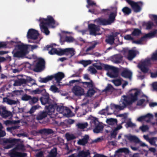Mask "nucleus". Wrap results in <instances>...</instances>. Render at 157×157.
Wrapping results in <instances>:
<instances>
[{"label": "nucleus", "instance_id": "obj_1", "mask_svg": "<svg viewBox=\"0 0 157 157\" xmlns=\"http://www.w3.org/2000/svg\"><path fill=\"white\" fill-rule=\"evenodd\" d=\"M40 100L42 105H48L45 106V108L48 110L49 114L53 112H55V108L57 104L50 98L49 95L46 94L42 95L40 98Z\"/></svg>", "mask_w": 157, "mask_h": 157}, {"label": "nucleus", "instance_id": "obj_2", "mask_svg": "<svg viewBox=\"0 0 157 157\" xmlns=\"http://www.w3.org/2000/svg\"><path fill=\"white\" fill-rule=\"evenodd\" d=\"M17 50L15 49L12 52L13 56L14 57L21 58H23L29 53L28 51V45L23 44H18L15 46Z\"/></svg>", "mask_w": 157, "mask_h": 157}, {"label": "nucleus", "instance_id": "obj_3", "mask_svg": "<svg viewBox=\"0 0 157 157\" xmlns=\"http://www.w3.org/2000/svg\"><path fill=\"white\" fill-rule=\"evenodd\" d=\"M139 94L138 91H135L133 93L128 95H123L124 98L122 103L125 106L130 105L138 99V96Z\"/></svg>", "mask_w": 157, "mask_h": 157}, {"label": "nucleus", "instance_id": "obj_4", "mask_svg": "<svg viewBox=\"0 0 157 157\" xmlns=\"http://www.w3.org/2000/svg\"><path fill=\"white\" fill-rule=\"evenodd\" d=\"M104 69L105 70L109 71L111 70L112 72H108L107 73V75L111 78H116L118 77L119 70L117 68L107 64H104Z\"/></svg>", "mask_w": 157, "mask_h": 157}, {"label": "nucleus", "instance_id": "obj_5", "mask_svg": "<svg viewBox=\"0 0 157 157\" xmlns=\"http://www.w3.org/2000/svg\"><path fill=\"white\" fill-rule=\"evenodd\" d=\"M88 29L90 35L96 36L102 34L100 32V26L94 24L90 23L88 25Z\"/></svg>", "mask_w": 157, "mask_h": 157}, {"label": "nucleus", "instance_id": "obj_6", "mask_svg": "<svg viewBox=\"0 0 157 157\" xmlns=\"http://www.w3.org/2000/svg\"><path fill=\"white\" fill-rule=\"evenodd\" d=\"M127 2L131 6L134 12L137 13L140 12L143 6L141 1L135 2L131 0H126Z\"/></svg>", "mask_w": 157, "mask_h": 157}, {"label": "nucleus", "instance_id": "obj_7", "mask_svg": "<svg viewBox=\"0 0 157 157\" xmlns=\"http://www.w3.org/2000/svg\"><path fill=\"white\" fill-rule=\"evenodd\" d=\"M17 141L16 139L11 138H3L2 140V144L4 146L5 149H9L12 147Z\"/></svg>", "mask_w": 157, "mask_h": 157}, {"label": "nucleus", "instance_id": "obj_8", "mask_svg": "<svg viewBox=\"0 0 157 157\" xmlns=\"http://www.w3.org/2000/svg\"><path fill=\"white\" fill-rule=\"evenodd\" d=\"M45 61L42 58H40L34 66L33 69L35 72H40L44 70L45 67Z\"/></svg>", "mask_w": 157, "mask_h": 157}, {"label": "nucleus", "instance_id": "obj_9", "mask_svg": "<svg viewBox=\"0 0 157 157\" xmlns=\"http://www.w3.org/2000/svg\"><path fill=\"white\" fill-rule=\"evenodd\" d=\"M151 64L150 59H145L144 61L140 63L138 65L139 68L144 73L147 72L148 71V66Z\"/></svg>", "mask_w": 157, "mask_h": 157}, {"label": "nucleus", "instance_id": "obj_10", "mask_svg": "<svg viewBox=\"0 0 157 157\" xmlns=\"http://www.w3.org/2000/svg\"><path fill=\"white\" fill-rule=\"evenodd\" d=\"M60 56L65 55L69 58H71L75 54V51L72 48H68L65 49L60 48Z\"/></svg>", "mask_w": 157, "mask_h": 157}, {"label": "nucleus", "instance_id": "obj_11", "mask_svg": "<svg viewBox=\"0 0 157 157\" xmlns=\"http://www.w3.org/2000/svg\"><path fill=\"white\" fill-rule=\"evenodd\" d=\"M39 21L41 24H43L48 26L53 27L55 24V21L53 18L51 16H48L46 18H40Z\"/></svg>", "mask_w": 157, "mask_h": 157}, {"label": "nucleus", "instance_id": "obj_12", "mask_svg": "<svg viewBox=\"0 0 157 157\" xmlns=\"http://www.w3.org/2000/svg\"><path fill=\"white\" fill-rule=\"evenodd\" d=\"M39 35L37 30L31 29L28 30L27 36L28 39L35 40L37 38Z\"/></svg>", "mask_w": 157, "mask_h": 157}, {"label": "nucleus", "instance_id": "obj_13", "mask_svg": "<svg viewBox=\"0 0 157 157\" xmlns=\"http://www.w3.org/2000/svg\"><path fill=\"white\" fill-rule=\"evenodd\" d=\"M90 82H82V81L81 79H80L79 80H72L69 82V83L70 85H71V84H72L75 82H79V83H82L83 85H84V86L85 87V85H86V87L93 88L94 84L93 81L92 80H90Z\"/></svg>", "mask_w": 157, "mask_h": 157}, {"label": "nucleus", "instance_id": "obj_14", "mask_svg": "<svg viewBox=\"0 0 157 157\" xmlns=\"http://www.w3.org/2000/svg\"><path fill=\"white\" fill-rule=\"evenodd\" d=\"M46 112L40 111L37 115L36 119L38 121L41 120L44 118L46 117L48 115H55L54 112H53L51 113H49L48 110L46 109Z\"/></svg>", "mask_w": 157, "mask_h": 157}, {"label": "nucleus", "instance_id": "obj_15", "mask_svg": "<svg viewBox=\"0 0 157 157\" xmlns=\"http://www.w3.org/2000/svg\"><path fill=\"white\" fill-rule=\"evenodd\" d=\"M72 91L77 96H80L84 94V90L80 86L75 85L73 86Z\"/></svg>", "mask_w": 157, "mask_h": 157}, {"label": "nucleus", "instance_id": "obj_16", "mask_svg": "<svg viewBox=\"0 0 157 157\" xmlns=\"http://www.w3.org/2000/svg\"><path fill=\"white\" fill-rule=\"evenodd\" d=\"M9 155L10 157H25L27 155L26 153L16 151L15 148L10 151Z\"/></svg>", "mask_w": 157, "mask_h": 157}, {"label": "nucleus", "instance_id": "obj_17", "mask_svg": "<svg viewBox=\"0 0 157 157\" xmlns=\"http://www.w3.org/2000/svg\"><path fill=\"white\" fill-rule=\"evenodd\" d=\"M117 8H115V10L113 12H111L109 16L108 19L107 21L109 25H110L112 23H113L115 20V18L117 15Z\"/></svg>", "mask_w": 157, "mask_h": 157}, {"label": "nucleus", "instance_id": "obj_18", "mask_svg": "<svg viewBox=\"0 0 157 157\" xmlns=\"http://www.w3.org/2000/svg\"><path fill=\"white\" fill-rule=\"evenodd\" d=\"M0 115L3 118H6L12 115L11 113L6 110L5 107L0 106Z\"/></svg>", "mask_w": 157, "mask_h": 157}, {"label": "nucleus", "instance_id": "obj_19", "mask_svg": "<svg viewBox=\"0 0 157 157\" xmlns=\"http://www.w3.org/2000/svg\"><path fill=\"white\" fill-rule=\"evenodd\" d=\"M153 116L152 114L148 113L145 115L139 117L137 119V121L139 122L144 121L147 122H149L153 118Z\"/></svg>", "mask_w": 157, "mask_h": 157}, {"label": "nucleus", "instance_id": "obj_20", "mask_svg": "<svg viewBox=\"0 0 157 157\" xmlns=\"http://www.w3.org/2000/svg\"><path fill=\"white\" fill-rule=\"evenodd\" d=\"M49 48H51L50 50L48 52V53L50 55L57 54L60 56L59 55L60 48L58 50L56 48H53V46L51 45H47L46 47L44 48V49L45 50H48Z\"/></svg>", "mask_w": 157, "mask_h": 157}, {"label": "nucleus", "instance_id": "obj_21", "mask_svg": "<svg viewBox=\"0 0 157 157\" xmlns=\"http://www.w3.org/2000/svg\"><path fill=\"white\" fill-rule=\"evenodd\" d=\"M94 22L98 25H109L107 19L101 17L98 18L94 20Z\"/></svg>", "mask_w": 157, "mask_h": 157}, {"label": "nucleus", "instance_id": "obj_22", "mask_svg": "<svg viewBox=\"0 0 157 157\" xmlns=\"http://www.w3.org/2000/svg\"><path fill=\"white\" fill-rule=\"evenodd\" d=\"M121 75L122 77L128 78L130 80L132 78V73L130 71L125 69L122 71L121 73Z\"/></svg>", "mask_w": 157, "mask_h": 157}, {"label": "nucleus", "instance_id": "obj_23", "mask_svg": "<svg viewBox=\"0 0 157 157\" xmlns=\"http://www.w3.org/2000/svg\"><path fill=\"white\" fill-rule=\"evenodd\" d=\"M157 34V29H155L153 31L146 34L144 36L141 37L140 39V40L142 43V42L146 38L154 36Z\"/></svg>", "mask_w": 157, "mask_h": 157}, {"label": "nucleus", "instance_id": "obj_24", "mask_svg": "<svg viewBox=\"0 0 157 157\" xmlns=\"http://www.w3.org/2000/svg\"><path fill=\"white\" fill-rule=\"evenodd\" d=\"M89 136L88 135H85L82 139H79L78 141V144L82 146H84L87 144L89 140Z\"/></svg>", "mask_w": 157, "mask_h": 157}, {"label": "nucleus", "instance_id": "obj_25", "mask_svg": "<svg viewBox=\"0 0 157 157\" xmlns=\"http://www.w3.org/2000/svg\"><path fill=\"white\" fill-rule=\"evenodd\" d=\"M52 75L57 82H59L65 76L64 73L62 72H59Z\"/></svg>", "mask_w": 157, "mask_h": 157}, {"label": "nucleus", "instance_id": "obj_26", "mask_svg": "<svg viewBox=\"0 0 157 157\" xmlns=\"http://www.w3.org/2000/svg\"><path fill=\"white\" fill-rule=\"evenodd\" d=\"M17 42L11 40L10 42H0V49L1 48H6L8 44H9L15 46V44H17Z\"/></svg>", "mask_w": 157, "mask_h": 157}, {"label": "nucleus", "instance_id": "obj_27", "mask_svg": "<svg viewBox=\"0 0 157 157\" xmlns=\"http://www.w3.org/2000/svg\"><path fill=\"white\" fill-rule=\"evenodd\" d=\"M27 82V80L24 78L18 79L15 80L13 85L14 86H20L23 84H25Z\"/></svg>", "mask_w": 157, "mask_h": 157}, {"label": "nucleus", "instance_id": "obj_28", "mask_svg": "<svg viewBox=\"0 0 157 157\" xmlns=\"http://www.w3.org/2000/svg\"><path fill=\"white\" fill-rule=\"evenodd\" d=\"M39 132L41 134L48 135L53 133L54 131L51 129L44 128L40 130Z\"/></svg>", "mask_w": 157, "mask_h": 157}, {"label": "nucleus", "instance_id": "obj_29", "mask_svg": "<svg viewBox=\"0 0 157 157\" xmlns=\"http://www.w3.org/2000/svg\"><path fill=\"white\" fill-rule=\"evenodd\" d=\"M127 138L131 142H133L136 143H139L140 142V140L136 136L129 135L126 136Z\"/></svg>", "mask_w": 157, "mask_h": 157}, {"label": "nucleus", "instance_id": "obj_30", "mask_svg": "<svg viewBox=\"0 0 157 157\" xmlns=\"http://www.w3.org/2000/svg\"><path fill=\"white\" fill-rule=\"evenodd\" d=\"M114 36L113 35H110L106 38L105 41L107 44L112 45L114 43Z\"/></svg>", "mask_w": 157, "mask_h": 157}, {"label": "nucleus", "instance_id": "obj_31", "mask_svg": "<svg viewBox=\"0 0 157 157\" xmlns=\"http://www.w3.org/2000/svg\"><path fill=\"white\" fill-rule=\"evenodd\" d=\"M40 29L42 32L44 33L46 35H48L50 32L47 27V26L43 24H41L40 23Z\"/></svg>", "mask_w": 157, "mask_h": 157}, {"label": "nucleus", "instance_id": "obj_32", "mask_svg": "<svg viewBox=\"0 0 157 157\" xmlns=\"http://www.w3.org/2000/svg\"><path fill=\"white\" fill-rule=\"evenodd\" d=\"M136 56L135 51L133 50H129L128 51V59L129 60H132Z\"/></svg>", "mask_w": 157, "mask_h": 157}, {"label": "nucleus", "instance_id": "obj_33", "mask_svg": "<svg viewBox=\"0 0 157 157\" xmlns=\"http://www.w3.org/2000/svg\"><path fill=\"white\" fill-rule=\"evenodd\" d=\"M53 78L52 75L48 76L45 78H40V82L42 83H47L48 81L51 80Z\"/></svg>", "mask_w": 157, "mask_h": 157}, {"label": "nucleus", "instance_id": "obj_34", "mask_svg": "<svg viewBox=\"0 0 157 157\" xmlns=\"http://www.w3.org/2000/svg\"><path fill=\"white\" fill-rule=\"evenodd\" d=\"M57 154V150L56 147H54L52 149L49 153L48 157H56Z\"/></svg>", "mask_w": 157, "mask_h": 157}, {"label": "nucleus", "instance_id": "obj_35", "mask_svg": "<svg viewBox=\"0 0 157 157\" xmlns=\"http://www.w3.org/2000/svg\"><path fill=\"white\" fill-rule=\"evenodd\" d=\"M142 33L141 30L138 28L134 29L131 35L133 36H138Z\"/></svg>", "mask_w": 157, "mask_h": 157}, {"label": "nucleus", "instance_id": "obj_36", "mask_svg": "<svg viewBox=\"0 0 157 157\" xmlns=\"http://www.w3.org/2000/svg\"><path fill=\"white\" fill-rule=\"evenodd\" d=\"M103 128V126L99 124L96 126L94 129V132L98 133L102 131Z\"/></svg>", "mask_w": 157, "mask_h": 157}, {"label": "nucleus", "instance_id": "obj_37", "mask_svg": "<svg viewBox=\"0 0 157 157\" xmlns=\"http://www.w3.org/2000/svg\"><path fill=\"white\" fill-rule=\"evenodd\" d=\"M90 155V153L88 151H82L78 152V157H87Z\"/></svg>", "mask_w": 157, "mask_h": 157}, {"label": "nucleus", "instance_id": "obj_38", "mask_svg": "<svg viewBox=\"0 0 157 157\" xmlns=\"http://www.w3.org/2000/svg\"><path fill=\"white\" fill-rule=\"evenodd\" d=\"M122 58V56L119 55H116L113 58L114 62L115 63H118L121 62Z\"/></svg>", "mask_w": 157, "mask_h": 157}, {"label": "nucleus", "instance_id": "obj_39", "mask_svg": "<svg viewBox=\"0 0 157 157\" xmlns=\"http://www.w3.org/2000/svg\"><path fill=\"white\" fill-rule=\"evenodd\" d=\"M3 101L4 102H6L8 104L11 105L15 104L17 102L16 101L11 99L7 98H4Z\"/></svg>", "mask_w": 157, "mask_h": 157}, {"label": "nucleus", "instance_id": "obj_40", "mask_svg": "<svg viewBox=\"0 0 157 157\" xmlns=\"http://www.w3.org/2000/svg\"><path fill=\"white\" fill-rule=\"evenodd\" d=\"M144 25L146 26V29L147 30L151 29L154 26L153 22L151 21L145 22Z\"/></svg>", "mask_w": 157, "mask_h": 157}, {"label": "nucleus", "instance_id": "obj_41", "mask_svg": "<svg viewBox=\"0 0 157 157\" xmlns=\"http://www.w3.org/2000/svg\"><path fill=\"white\" fill-rule=\"evenodd\" d=\"M65 107L63 106L57 105L56 106L55 108V109H56V110L58 113L62 114L63 115Z\"/></svg>", "mask_w": 157, "mask_h": 157}, {"label": "nucleus", "instance_id": "obj_42", "mask_svg": "<svg viewBox=\"0 0 157 157\" xmlns=\"http://www.w3.org/2000/svg\"><path fill=\"white\" fill-rule=\"evenodd\" d=\"M106 123L109 125H114L117 123V120L116 119L110 118L107 119L106 121Z\"/></svg>", "mask_w": 157, "mask_h": 157}, {"label": "nucleus", "instance_id": "obj_43", "mask_svg": "<svg viewBox=\"0 0 157 157\" xmlns=\"http://www.w3.org/2000/svg\"><path fill=\"white\" fill-rule=\"evenodd\" d=\"M116 152L117 153L124 152L125 154H128L129 153V151L128 148L124 147L119 148Z\"/></svg>", "mask_w": 157, "mask_h": 157}, {"label": "nucleus", "instance_id": "obj_44", "mask_svg": "<svg viewBox=\"0 0 157 157\" xmlns=\"http://www.w3.org/2000/svg\"><path fill=\"white\" fill-rule=\"evenodd\" d=\"M122 12L125 14L128 15L131 13V9L127 7H124L122 9Z\"/></svg>", "mask_w": 157, "mask_h": 157}, {"label": "nucleus", "instance_id": "obj_45", "mask_svg": "<svg viewBox=\"0 0 157 157\" xmlns=\"http://www.w3.org/2000/svg\"><path fill=\"white\" fill-rule=\"evenodd\" d=\"M66 137L67 141H70L73 140L75 138V137L74 135L73 134H70L68 133L66 134Z\"/></svg>", "mask_w": 157, "mask_h": 157}, {"label": "nucleus", "instance_id": "obj_46", "mask_svg": "<svg viewBox=\"0 0 157 157\" xmlns=\"http://www.w3.org/2000/svg\"><path fill=\"white\" fill-rule=\"evenodd\" d=\"M44 91H45V90L44 89H41L40 88H37L34 90H33L32 91V93L34 94H40Z\"/></svg>", "mask_w": 157, "mask_h": 157}, {"label": "nucleus", "instance_id": "obj_47", "mask_svg": "<svg viewBox=\"0 0 157 157\" xmlns=\"http://www.w3.org/2000/svg\"><path fill=\"white\" fill-rule=\"evenodd\" d=\"M87 92V94L88 96L91 97L96 92L95 90L93 89V88H90Z\"/></svg>", "mask_w": 157, "mask_h": 157}, {"label": "nucleus", "instance_id": "obj_48", "mask_svg": "<svg viewBox=\"0 0 157 157\" xmlns=\"http://www.w3.org/2000/svg\"><path fill=\"white\" fill-rule=\"evenodd\" d=\"M77 126L79 128L83 129L87 127L88 126V124L87 123H78L77 124Z\"/></svg>", "mask_w": 157, "mask_h": 157}, {"label": "nucleus", "instance_id": "obj_49", "mask_svg": "<svg viewBox=\"0 0 157 157\" xmlns=\"http://www.w3.org/2000/svg\"><path fill=\"white\" fill-rule=\"evenodd\" d=\"M38 100L39 99L38 97H31V98H30V99L29 101V103L30 104L33 105L37 102Z\"/></svg>", "mask_w": 157, "mask_h": 157}, {"label": "nucleus", "instance_id": "obj_50", "mask_svg": "<svg viewBox=\"0 0 157 157\" xmlns=\"http://www.w3.org/2000/svg\"><path fill=\"white\" fill-rule=\"evenodd\" d=\"M80 63L83 65L84 67H86L87 65L91 64V62L90 60H82L80 61Z\"/></svg>", "mask_w": 157, "mask_h": 157}, {"label": "nucleus", "instance_id": "obj_51", "mask_svg": "<svg viewBox=\"0 0 157 157\" xmlns=\"http://www.w3.org/2000/svg\"><path fill=\"white\" fill-rule=\"evenodd\" d=\"M50 90L55 93L56 92H59L58 88L55 85H52L51 86L50 88Z\"/></svg>", "mask_w": 157, "mask_h": 157}, {"label": "nucleus", "instance_id": "obj_52", "mask_svg": "<svg viewBox=\"0 0 157 157\" xmlns=\"http://www.w3.org/2000/svg\"><path fill=\"white\" fill-rule=\"evenodd\" d=\"M24 148L25 146L23 144H19L16 145L14 148H15L16 150H23L24 149Z\"/></svg>", "mask_w": 157, "mask_h": 157}, {"label": "nucleus", "instance_id": "obj_53", "mask_svg": "<svg viewBox=\"0 0 157 157\" xmlns=\"http://www.w3.org/2000/svg\"><path fill=\"white\" fill-rule=\"evenodd\" d=\"M31 98V97L30 96L27 95L26 94H25L22 97L21 99L23 101H27L29 100L30 98Z\"/></svg>", "mask_w": 157, "mask_h": 157}, {"label": "nucleus", "instance_id": "obj_54", "mask_svg": "<svg viewBox=\"0 0 157 157\" xmlns=\"http://www.w3.org/2000/svg\"><path fill=\"white\" fill-rule=\"evenodd\" d=\"M71 113V110L68 108L65 107L64 109V112L63 115H69Z\"/></svg>", "mask_w": 157, "mask_h": 157}, {"label": "nucleus", "instance_id": "obj_55", "mask_svg": "<svg viewBox=\"0 0 157 157\" xmlns=\"http://www.w3.org/2000/svg\"><path fill=\"white\" fill-rule=\"evenodd\" d=\"M113 88V86L110 84H109L107 86L105 87V89L103 91L107 92L109 91L111 89Z\"/></svg>", "mask_w": 157, "mask_h": 157}, {"label": "nucleus", "instance_id": "obj_56", "mask_svg": "<svg viewBox=\"0 0 157 157\" xmlns=\"http://www.w3.org/2000/svg\"><path fill=\"white\" fill-rule=\"evenodd\" d=\"M124 105L120 106L118 105H117L114 104V108L116 109H119L120 110H122L124 109L127 106H125Z\"/></svg>", "mask_w": 157, "mask_h": 157}, {"label": "nucleus", "instance_id": "obj_57", "mask_svg": "<svg viewBox=\"0 0 157 157\" xmlns=\"http://www.w3.org/2000/svg\"><path fill=\"white\" fill-rule=\"evenodd\" d=\"M114 84L117 86H120L121 84V80L120 79H117L113 81Z\"/></svg>", "mask_w": 157, "mask_h": 157}, {"label": "nucleus", "instance_id": "obj_58", "mask_svg": "<svg viewBox=\"0 0 157 157\" xmlns=\"http://www.w3.org/2000/svg\"><path fill=\"white\" fill-rule=\"evenodd\" d=\"M90 122L91 123V124H93L95 125L98 124L99 122L98 119L96 117H93Z\"/></svg>", "mask_w": 157, "mask_h": 157}, {"label": "nucleus", "instance_id": "obj_59", "mask_svg": "<svg viewBox=\"0 0 157 157\" xmlns=\"http://www.w3.org/2000/svg\"><path fill=\"white\" fill-rule=\"evenodd\" d=\"M140 129L143 132H144L147 130L149 128L147 125H143L140 127Z\"/></svg>", "mask_w": 157, "mask_h": 157}, {"label": "nucleus", "instance_id": "obj_60", "mask_svg": "<svg viewBox=\"0 0 157 157\" xmlns=\"http://www.w3.org/2000/svg\"><path fill=\"white\" fill-rule=\"evenodd\" d=\"M150 17L154 21L155 23L157 26V15L154 14L151 15Z\"/></svg>", "mask_w": 157, "mask_h": 157}, {"label": "nucleus", "instance_id": "obj_61", "mask_svg": "<svg viewBox=\"0 0 157 157\" xmlns=\"http://www.w3.org/2000/svg\"><path fill=\"white\" fill-rule=\"evenodd\" d=\"M151 59L153 61H157V50L153 53L151 58Z\"/></svg>", "mask_w": 157, "mask_h": 157}, {"label": "nucleus", "instance_id": "obj_62", "mask_svg": "<svg viewBox=\"0 0 157 157\" xmlns=\"http://www.w3.org/2000/svg\"><path fill=\"white\" fill-rule=\"evenodd\" d=\"M131 35H127L124 36V39L126 40H133L134 38L132 37Z\"/></svg>", "mask_w": 157, "mask_h": 157}, {"label": "nucleus", "instance_id": "obj_63", "mask_svg": "<svg viewBox=\"0 0 157 157\" xmlns=\"http://www.w3.org/2000/svg\"><path fill=\"white\" fill-rule=\"evenodd\" d=\"M87 3L88 5H91V6H96V3L92 0H87Z\"/></svg>", "mask_w": 157, "mask_h": 157}, {"label": "nucleus", "instance_id": "obj_64", "mask_svg": "<svg viewBox=\"0 0 157 157\" xmlns=\"http://www.w3.org/2000/svg\"><path fill=\"white\" fill-rule=\"evenodd\" d=\"M65 40L67 42H71L73 41L74 39L71 36H66L65 37Z\"/></svg>", "mask_w": 157, "mask_h": 157}]
</instances>
